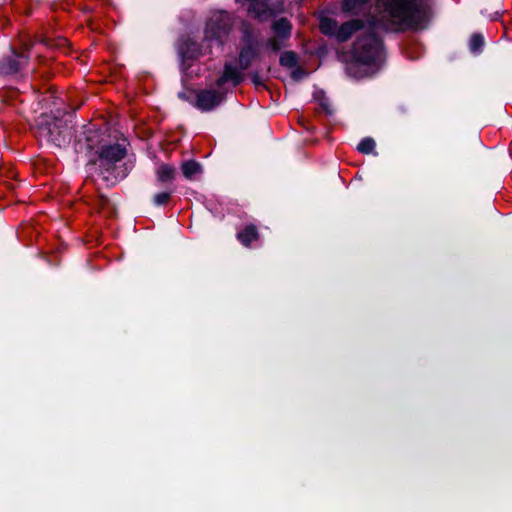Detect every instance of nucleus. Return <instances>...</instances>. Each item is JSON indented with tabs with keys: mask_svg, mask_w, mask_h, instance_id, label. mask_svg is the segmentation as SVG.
<instances>
[{
	"mask_svg": "<svg viewBox=\"0 0 512 512\" xmlns=\"http://www.w3.org/2000/svg\"><path fill=\"white\" fill-rule=\"evenodd\" d=\"M383 16L400 30H421L431 17L430 8L418 0H381Z\"/></svg>",
	"mask_w": 512,
	"mask_h": 512,
	"instance_id": "1",
	"label": "nucleus"
},
{
	"mask_svg": "<svg viewBox=\"0 0 512 512\" xmlns=\"http://www.w3.org/2000/svg\"><path fill=\"white\" fill-rule=\"evenodd\" d=\"M247 66H224L219 71V77L216 80L218 91L214 89H200L193 91L195 100L193 105L201 111L207 112L215 109L224 99L228 87H235L243 81V70Z\"/></svg>",
	"mask_w": 512,
	"mask_h": 512,
	"instance_id": "2",
	"label": "nucleus"
},
{
	"mask_svg": "<svg viewBox=\"0 0 512 512\" xmlns=\"http://www.w3.org/2000/svg\"><path fill=\"white\" fill-rule=\"evenodd\" d=\"M355 61L360 64H380L385 61V51L374 36L359 39L354 45Z\"/></svg>",
	"mask_w": 512,
	"mask_h": 512,
	"instance_id": "3",
	"label": "nucleus"
},
{
	"mask_svg": "<svg viewBox=\"0 0 512 512\" xmlns=\"http://www.w3.org/2000/svg\"><path fill=\"white\" fill-rule=\"evenodd\" d=\"M98 153L97 159H90L88 165H96L98 163L100 175L104 181H109L110 174L117 162L121 161L126 155V149L120 144L108 145L102 147Z\"/></svg>",
	"mask_w": 512,
	"mask_h": 512,
	"instance_id": "4",
	"label": "nucleus"
},
{
	"mask_svg": "<svg viewBox=\"0 0 512 512\" xmlns=\"http://www.w3.org/2000/svg\"><path fill=\"white\" fill-rule=\"evenodd\" d=\"M37 136L40 141L56 148L62 147L68 138V134L58 125L56 119H51L45 114L37 121Z\"/></svg>",
	"mask_w": 512,
	"mask_h": 512,
	"instance_id": "5",
	"label": "nucleus"
},
{
	"mask_svg": "<svg viewBox=\"0 0 512 512\" xmlns=\"http://www.w3.org/2000/svg\"><path fill=\"white\" fill-rule=\"evenodd\" d=\"M232 29V19L228 13H214L208 20L205 29V40L216 42L221 46Z\"/></svg>",
	"mask_w": 512,
	"mask_h": 512,
	"instance_id": "6",
	"label": "nucleus"
},
{
	"mask_svg": "<svg viewBox=\"0 0 512 512\" xmlns=\"http://www.w3.org/2000/svg\"><path fill=\"white\" fill-rule=\"evenodd\" d=\"M101 143V134L99 130L88 129L84 132V137L79 138L76 143V151L91 152Z\"/></svg>",
	"mask_w": 512,
	"mask_h": 512,
	"instance_id": "7",
	"label": "nucleus"
},
{
	"mask_svg": "<svg viewBox=\"0 0 512 512\" xmlns=\"http://www.w3.org/2000/svg\"><path fill=\"white\" fill-rule=\"evenodd\" d=\"M178 52L182 61H195L202 54L199 45L191 39L182 40L179 44Z\"/></svg>",
	"mask_w": 512,
	"mask_h": 512,
	"instance_id": "8",
	"label": "nucleus"
},
{
	"mask_svg": "<svg viewBox=\"0 0 512 512\" xmlns=\"http://www.w3.org/2000/svg\"><path fill=\"white\" fill-rule=\"evenodd\" d=\"M248 11L254 18L260 21H266L276 13V11L269 6L267 0H257L254 3H251Z\"/></svg>",
	"mask_w": 512,
	"mask_h": 512,
	"instance_id": "9",
	"label": "nucleus"
},
{
	"mask_svg": "<svg viewBox=\"0 0 512 512\" xmlns=\"http://www.w3.org/2000/svg\"><path fill=\"white\" fill-rule=\"evenodd\" d=\"M252 66H247L243 70V74L247 71V75L250 76L255 86H264L265 81L271 78V66H257L253 70H248Z\"/></svg>",
	"mask_w": 512,
	"mask_h": 512,
	"instance_id": "10",
	"label": "nucleus"
},
{
	"mask_svg": "<svg viewBox=\"0 0 512 512\" xmlns=\"http://www.w3.org/2000/svg\"><path fill=\"white\" fill-rule=\"evenodd\" d=\"M363 27V21L361 20H351L346 23H343L341 26L338 25L336 39L340 42L347 41L354 32L358 31Z\"/></svg>",
	"mask_w": 512,
	"mask_h": 512,
	"instance_id": "11",
	"label": "nucleus"
},
{
	"mask_svg": "<svg viewBox=\"0 0 512 512\" xmlns=\"http://www.w3.org/2000/svg\"><path fill=\"white\" fill-rule=\"evenodd\" d=\"M258 44L252 39H247L239 54L240 64H249L257 60Z\"/></svg>",
	"mask_w": 512,
	"mask_h": 512,
	"instance_id": "12",
	"label": "nucleus"
},
{
	"mask_svg": "<svg viewBox=\"0 0 512 512\" xmlns=\"http://www.w3.org/2000/svg\"><path fill=\"white\" fill-rule=\"evenodd\" d=\"M346 75L352 79H363L377 72L374 66H346Z\"/></svg>",
	"mask_w": 512,
	"mask_h": 512,
	"instance_id": "13",
	"label": "nucleus"
},
{
	"mask_svg": "<svg viewBox=\"0 0 512 512\" xmlns=\"http://www.w3.org/2000/svg\"><path fill=\"white\" fill-rule=\"evenodd\" d=\"M176 176L175 167L168 164H161L156 170L157 181L161 184L171 183Z\"/></svg>",
	"mask_w": 512,
	"mask_h": 512,
	"instance_id": "14",
	"label": "nucleus"
},
{
	"mask_svg": "<svg viewBox=\"0 0 512 512\" xmlns=\"http://www.w3.org/2000/svg\"><path fill=\"white\" fill-rule=\"evenodd\" d=\"M259 237L257 228L255 225H247L243 231L237 234V239L246 247H249L253 240H257Z\"/></svg>",
	"mask_w": 512,
	"mask_h": 512,
	"instance_id": "15",
	"label": "nucleus"
},
{
	"mask_svg": "<svg viewBox=\"0 0 512 512\" xmlns=\"http://www.w3.org/2000/svg\"><path fill=\"white\" fill-rule=\"evenodd\" d=\"M274 68L286 69L289 74V82L297 83L309 75L303 66H274Z\"/></svg>",
	"mask_w": 512,
	"mask_h": 512,
	"instance_id": "16",
	"label": "nucleus"
},
{
	"mask_svg": "<svg viewBox=\"0 0 512 512\" xmlns=\"http://www.w3.org/2000/svg\"><path fill=\"white\" fill-rule=\"evenodd\" d=\"M181 170L187 179H192L195 174L202 172V166L195 161H186L182 163Z\"/></svg>",
	"mask_w": 512,
	"mask_h": 512,
	"instance_id": "17",
	"label": "nucleus"
},
{
	"mask_svg": "<svg viewBox=\"0 0 512 512\" xmlns=\"http://www.w3.org/2000/svg\"><path fill=\"white\" fill-rule=\"evenodd\" d=\"M274 32L280 37H286L290 34L291 25L286 18H281L273 23Z\"/></svg>",
	"mask_w": 512,
	"mask_h": 512,
	"instance_id": "18",
	"label": "nucleus"
},
{
	"mask_svg": "<svg viewBox=\"0 0 512 512\" xmlns=\"http://www.w3.org/2000/svg\"><path fill=\"white\" fill-rule=\"evenodd\" d=\"M320 29L324 34L336 36L338 23L331 18H323L320 21Z\"/></svg>",
	"mask_w": 512,
	"mask_h": 512,
	"instance_id": "19",
	"label": "nucleus"
},
{
	"mask_svg": "<svg viewBox=\"0 0 512 512\" xmlns=\"http://www.w3.org/2000/svg\"><path fill=\"white\" fill-rule=\"evenodd\" d=\"M484 37L480 33H474L469 40V48L473 53H478L484 46Z\"/></svg>",
	"mask_w": 512,
	"mask_h": 512,
	"instance_id": "20",
	"label": "nucleus"
},
{
	"mask_svg": "<svg viewBox=\"0 0 512 512\" xmlns=\"http://www.w3.org/2000/svg\"><path fill=\"white\" fill-rule=\"evenodd\" d=\"M369 1L370 0H344L343 10L347 12L355 11L361 8L364 4H366Z\"/></svg>",
	"mask_w": 512,
	"mask_h": 512,
	"instance_id": "21",
	"label": "nucleus"
},
{
	"mask_svg": "<svg viewBox=\"0 0 512 512\" xmlns=\"http://www.w3.org/2000/svg\"><path fill=\"white\" fill-rule=\"evenodd\" d=\"M375 141L372 138H364L357 146L359 152L364 154L371 153L375 148Z\"/></svg>",
	"mask_w": 512,
	"mask_h": 512,
	"instance_id": "22",
	"label": "nucleus"
},
{
	"mask_svg": "<svg viewBox=\"0 0 512 512\" xmlns=\"http://www.w3.org/2000/svg\"><path fill=\"white\" fill-rule=\"evenodd\" d=\"M271 67V78H278L284 82L289 81V74L286 69L274 68V66Z\"/></svg>",
	"mask_w": 512,
	"mask_h": 512,
	"instance_id": "23",
	"label": "nucleus"
},
{
	"mask_svg": "<svg viewBox=\"0 0 512 512\" xmlns=\"http://www.w3.org/2000/svg\"><path fill=\"white\" fill-rule=\"evenodd\" d=\"M317 99L319 100L320 106L325 111L327 115H332L334 110L329 103V100L324 96L322 92L319 93V96H317Z\"/></svg>",
	"mask_w": 512,
	"mask_h": 512,
	"instance_id": "24",
	"label": "nucleus"
},
{
	"mask_svg": "<svg viewBox=\"0 0 512 512\" xmlns=\"http://www.w3.org/2000/svg\"><path fill=\"white\" fill-rule=\"evenodd\" d=\"M297 62V56L294 52H291V51H287V52H284L282 55H281V58H280V64L281 65H284V64H296Z\"/></svg>",
	"mask_w": 512,
	"mask_h": 512,
	"instance_id": "25",
	"label": "nucleus"
},
{
	"mask_svg": "<svg viewBox=\"0 0 512 512\" xmlns=\"http://www.w3.org/2000/svg\"><path fill=\"white\" fill-rule=\"evenodd\" d=\"M170 196H171V192H167V191L157 193L154 196V203L156 205H164L168 202V200L170 199Z\"/></svg>",
	"mask_w": 512,
	"mask_h": 512,
	"instance_id": "26",
	"label": "nucleus"
},
{
	"mask_svg": "<svg viewBox=\"0 0 512 512\" xmlns=\"http://www.w3.org/2000/svg\"><path fill=\"white\" fill-rule=\"evenodd\" d=\"M19 72V66H0V75L8 76Z\"/></svg>",
	"mask_w": 512,
	"mask_h": 512,
	"instance_id": "27",
	"label": "nucleus"
},
{
	"mask_svg": "<svg viewBox=\"0 0 512 512\" xmlns=\"http://www.w3.org/2000/svg\"><path fill=\"white\" fill-rule=\"evenodd\" d=\"M39 40H40L41 42H44L46 45H50V46L54 45V46H56V47H62V46H64V45H66V44H67V40H66L65 38H58V39L56 40L55 44L50 43V42L48 41V39H46V38H40Z\"/></svg>",
	"mask_w": 512,
	"mask_h": 512,
	"instance_id": "28",
	"label": "nucleus"
},
{
	"mask_svg": "<svg viewBox=\"0 0 512 512\" xmlns=\"http://www.w3.org/2000/svg\"><path fill=\"white\" fill-rule=\"evenodd\" d=\"M178 97L184 101L192 102L190 95H188L186 92L178 93Z\"/></svg>",
	"mask_w": 512,
	"mask_h": 512,
	"instance_id": "29",
	"label": "nucleus"
},
{
	"mask_svg": "<svg viewBox=\"0 0 512 512\" xmlns=\"http://www.w3.org/2000/svg\"><path fill=\"white\" fill-rule=\"evenodd\" d=\"M271 44L273 45V49L276 51L279 49V47L276 45V40H272Z\"/></svg>",
	"mask_w": 512,
	"mask_h": 512,
	"instance_id": "30",
	"label": "nucleus"
},
{
	"mask_svg": "<svg viewBox=\"0 0 512 512\" xmlns=\"http://www.w3.org/2000/svg\"><path fill=\"white\" fill-rule=\"evenodd\" d=\"M12 52L16 55L17 59H22V60L25 59L24 56L17 54L14 50H12Z\"/></svg>",
	"mask_w": 512,
	"mask_h": 512,
	"instance_id": "31",
	"label": "nucleus"
},
{
	"mask_svg": "<svg viewBox=\"0 0 512 512\" xmlns=\"http://www.w3.org/2000/svg\"><path fill=\"white\" fill-rule=\"evenodd\" d=\"M23 47H24L25 49H27V48H28V44H27L26 42H24V43H23Z\"/></svg>",
	"mask_w": 512,
	"mask_h": 512,
	"instance_id": "32",
	"label": "nucleus"
}]
</instances>
